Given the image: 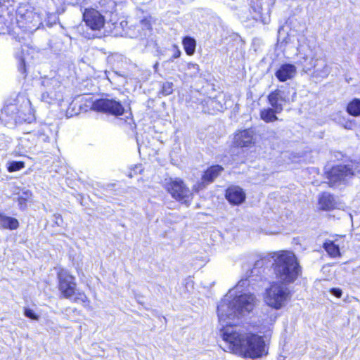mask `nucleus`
<instances>
[{"label": "nucleus", "mask_w": 360, "mask_h": 360, "mask_svg": "<svg viewBox=\"0 0 360 360\" xmlns=\"http://www.w3.org/2000/svg\"><path fill=\"white\" fill-rule=\"evenodd\" d=\"M271 268L278 281H273L266 289L264 299L272 309H280L290 300L292 291L286 287L295 282L302 276V267L295 253L281 250L274 252Z\"/></svg>", "instance_id": "obj_1"}, {"label": "nucleus", "mask_w": 360, "mask_h": 360, "mask_svg": "<svg viewBox=\"0 0 360 360\" xmlns=\"http://www.w3.org/2000/svg\"><path fill=\"white\" fill-rule=\"evenodd\" d=\"M221 337L228 352L243 359H257L268 354L264 337L252 331L240 332L223 327Z\"/></svg>", "instance_id": "obj_2"}, {"label": "nucleus", "mask_w": 360, "mask_h": 360, "mask_svg": "<svg viewBox=\"0 0 360 360\" xmlns=\"http://www.w3.org/2000/svg\"><path fill=\"white\" fill-rule=\"evenodd\" d=\"M57 288L60 297L71 300L74 303L86 305L89 302L84 291H77L76 278L68 269L60 267L56 272Z\"/></svg>", "instance_id": "obj_3"}, {"label": "nucleus", "mask_w": 360, "mask_h": 360, "mask_svg": "<svg viewBox=\"0 0 360 360\" xmlns=\"http://www.w3.org/2000/svg\"><path fill=\"white\" fill-rule=\"evenodd\" d=\"M164 188L172 198L181 204L189 205L193 199V192L181 178L169 179Z\"/></svg>", "instance_id": "obj_4"}, {"label": "nucleus", "mask_w": 360, "mask_h": 360, "mask_svg": "<svg viewBox=\"0 0 360 360\" xmlns=\"http://www.w3.org/2000/svg\"><path fill=\"white\" fill-rule=\"evenodd\" d=\"M91 109L96 112L120 117L125 112L124 107L120 101L110 98H98L95 100Z\"/></svg>", "instance_id": "obj_5"}, {"label": "nucleus", "mask_w": 360, "mask_h": 360, "mask_svg": "<svg viewBox=\"0 0 360 360\" xmlns=\"http://www.w3.org/2000/svg\"><path fill=\"white\" fill-rule=\"evenodd\" d=\"M82 21L93 32H101L105 28L106 20L103 13L93 7L84 8Z\"/></svg>", "instance_id": "obj_6"}, {"label": "nucleus", "mask_w": 360, "mask_h": 360, "mask_svg": "<svg viewBox=\"0 0 360 360\" xmlns=\"http://www.w3.org/2000/svg\"><path fill=\"white\" fill-rule=\"evenodd\" d=\"M354 175V172L350 166L342 164L333 166L327 172V178L330 186H333L341 181H345Z\"/></svg>", "instance_id": "obj_7"}, {"label": "nucleus", "mask_w": 360, "mask_h": 360, "mask_svg": "<svg viewBox=\"0 0 360 360\" xmlns=\"http://www.w3.org/2000/svg\"><path fill=\"white\" fill-rule=\"evenodd\" d=\"M254 136L252 129H238L233 134L232 145L236 148H252L255 145Z\"/></svg>", "instance_id": "obj_8"}, {"label": "nucleus", "mask_w": 360, "mask_h": 360, "mask_svg": "<svg viewBox=\"0 0 360 360\" xmlns=\"http://www.w3.org/2000/svg\"><path fill=\"white\" fill-rule=\"evenodd\" d=\"M224 197L231 205L238 206L245 201L246 193L240 186L231 185L225 189Z\"/></svg>", "instance_id": "obj_9"}, {"label": "nucleus", "mask_w": 360, "mask_h": 360, "mask_svg": "<svg viewBox=\"0 0 360 360\" xmlns=\"http://www.w3.org/2000/svg\"><path fill=\"white\" fill-rule=\"evenodd\" d=\"M256 297L253 293H244L235 298L236 305L239 311L250 312L256 304Z\"/></svg>", "instance_id": "obj_10"}, {"label": "nucleus", "mask_w": 360, "mask_h": 360, "mask_svg": "<svg viewBox=\"0 0 360 360\" xmlns=\"http://www.w3.org/2000/svg\"><path fill=\"white\" fill-rule=\"evenodd\" d=\"M319 210L321 211L330 212L337 207V201L333 194L323 191L318 196Z\"/></svg>", "instance_id": "obj_11"}, {"label": "nucleus", "mask_w": 360, "mask_h": 360, "mask_svg": "<svg viewBox=\"0 0 360 360\" xmlns=\"http://www.w3.org/2000/svg\"><path fill=\"white\" fill-rule=\"evenodd\" d=\"M297 72L296 67L290 63L282 64L275 72V76L281 82L292 79Z\"/></svg>", "instance_id": "obj_12"}, {"label": "nucleus", "mask_w": 360, "mask_h": 360, "mask_svg": "<svg viewBox=\"0 0 360 360\" xmlns=\"http://www.w3.org/2000/svg\"><path fill=\"white\" fill-rule=\"evenodd\" d=\"M224 171L223 166L220 165H212L205 169L201 175L202 179L209 184H212Z\"/></svg>", "instance_id": "obj_13"}, {"label": "nucleus", "mask_w": 360, "mask_h": 360, "mask_svg": "<svg viewBox=\"0 0 360 360\" xmlns=\"http://www.w3.org/2000/svg\"><path fill=\"white\" fill-rule=\"evenodd\" d=\"M267 102L271 107L276 108L279 110H283V103L285 102V98L282 96V91L276 89L271 91L267 96Z\"/></svg>", "instance_id": "obj_14"}, {"label": "nucleus", "mask_w": 360, "mask_h": 360, "mask_svg": "<svg viewBox=\"0 0 360 360\" xmlns=\"http://www.w3.org/2000/svg\"><path fill=\"white\" fill-rule=\"evenodd\" d=\"M282 111L274 108H265L260 110V118L266 123L273 122L278 120L276 114L281 113Z\"/></svg>", "instance_id": "obj_15"}, {"label": "nucleus", "mask_w": 360, "mask_h": 360, "mask_svg": "<svg viewBox=\"0 0 360 360\" xmlns=\"http://www.w3.org/2000/svg\"><path fill=\"white\" fill-rule=\"evenodd\" d=\"M231 303L229 300H221L217 306V312L220 321H225L231 315Z\"/></svg>", "instance_id": "obj_16"}, {"label": "nucleus", "mask_w": 360, "mask_h": 360, "mask_svg": "<svg viewBox=\"0 0 360 360\" xmlns=\"http://www.w3.org/2000/svg\"><path fill=\"white\" fill-rule=\"evenodd\" d=\"M181 44L187 56H191L194 55L196 49V40L190 36H184L182 38Z\"/></svg>", "instance_id": "obj_17"}, {"label": "nucleus", "mask_w": 360, "mask_h": 360, "mask_svg": "<svg viewBox=\"0 0 360 360\" xmlns=\"http://www.w3.org/2000/svg\"><path fill=\"white\" fill-rule=\"evenodd\" d=\"M323 248L331 258H337L341 257V252L338 245L334 241L326 240L322 245Z\"/></svg>", "instance_id": "obj_18"}, {"label": "nucleus", "mask_w": 360, "mask_h": 360, "mask_svg": "<svg viewBox=\"0 0 360 360\" xmlns=\"http://www.w3.org/2000/svg\"><path fill=\"white\" fill-rule=\"evenodd\" d=\"M346 112L351 116H360V99L354 98L349 101L346 106Z\"/></svg>", "instance_id": "obj_19"}, {"label": "nucleus", "mask_w": 360, "mask_h": 360, "mask_svg": "<svg viewBox=\"0 0 360 360\" xmlns=\"http://www.w3.org/2000/svg\"><path fill=\"white\" fill-rule=\"evenodd\" d=\"M33 193L30 190L23 191L22 195H19L17 198L19 208L21 210H25L27 207V203L32 200Z\"/></svg>", "instance_id": "obj_20"}, {"label": "nucleus", "mask_w": 360, "mask_h": 360, "mask_svg": "<svg viewBox=\"0 0 360 360\" xmlns=\"http://www.w3.org/2000/svg\"><path fill=\"white\" fill-rule=\"evenodd\" d=\"M1 222V227L5 229L15 230L20 226L19 221L16 218L6 216L4 214Z\"/></svg>", "instance_id": "obj_21"}, {"label": "nucleus", "mask_w": 360, "mask_h": 360, "mask_svg": "<svg viewBox=\"0 0 360 360\" xmlns=\"http://www.w3.org/2000/svg\"><path fill=\"white\" fill-rule=\"evenodd\" d=\"M25 163L24 161H11L7 163L6 169L10 173L20 171L25 168Z\"/></svg>", "instance_id": "obj_22"}, {"label": "nucleus", "mask_w": 360, "mask_h": 360, "mask_svg": "<svg viewBox=\"0 0 360 360\" xmlns=\"http://www.w3.org/2000/svg\"><path fill=\"white\" fill-rule=\"evenodd\" d=\"M174 84L171 82H165L162 84L160 93L165 96H169L173 93Z\"/></svg>", "instance_id": "obj_23"}, {"label": "nucleus", "mask_w": 360, "mask_h": 360, "mask_svg": "<svg viewBox=\"0 0 360 360\" xmlns=\"http://www.w3.org/2000/svg\"><path fill=\"white\" fill-rule=\"evenodd\" d=\"M18 71L26 77L28 75V70L26 65L25 60L23 58H20L18 66Z\"/></svg>", "instance_id": "obj_24"}, {"label": "nucleus", "mask_w": 360, "mask_h": 360, "mask_svg": "<svg viewBox=\"0 0 360 360\" xmlns=\"http://www.w3.org/2000/svg\"><path fill=\"white\" fill-rule=\"evenodd\" d=\"M172 55L171 56L169 60L173 61L181 57V51L177 44H174L172 45Z\"/></svg>", "instance_id": "obj_25"}, {"label": "nucleus", "mask_w": 360, "mask_h": 360, "mask_svg": "<svg viewBox=\"0 0 360 360\" xmlns=\"http://www.w3.org/2000/svg\"><path fill=\"white\" fill-rule=\"evenodd\" d=\"M56 92L53 93L52 91L51 92L46 91V92H44L41 95L42 100L49 103H51L53 101H55L56 98Z\"/></svg>", "instance_id": "obj_26"}, {"label": "nucleus", "mask_w": 360, "mask_h": 360, "mask_svg": "<svg viewBox=\"0 0 360 360\" xmlns=\"http://www.w3.org/2000/svg\"><path fill=\"white\" fill-rule=\"evenodd\" d=\"M210 185L207 181H205L203 179H200V181L197 182L193 186V191L198 193L199 191L203 190L207 186Z\"/></svg>", "instance_id": "obj_27"}, {"label": "nucleus", "mask_w": 360, "mask_h": 360, "mask_svg": "<svg viewBox=\"0 0 360 360\" xmlns=\"http://www.w3.org/2000/svg\"><path fill=\"white\" fill-rule=\"evenodd\" d=\"M24 315L32 320H38L39 317V315L36 314L32 309L29 308L24 309Z\"/></svg>", "instance_id": "obj_28"}, {"label": "nucleus", "mask_w": 360, "mask_h": 360, "mask_svg": "<svg viewBox=\"0 0 360 360\" xmlns=\"http://www.w3.org/2000/svg\"><path fill=\"white\" fill-rule=\"evenodd\" d=\"M141 24L148 30L152 29L150 18H144L141 20Z\"/></svg>", "instance_id": "obj_29"}, {"label": "nucleus", "mask_w": 360, "mask_h": 360, "mask_svg": "<svg viewBox=\"0 0 360 360\" xmlns=\"http://www.w3.org/2000/svg\"><path fill=\"white\" fill-rule=\"evenodd\" d=\"M187 69L193 70L196 73H198L200 71V66L198 64L189 62L186 64Z\"/></svg>", "instance_id": "obj_30"}, {"label": "nucleus", "mask_w": 360, "mask_h": 360, "mask_svg": "<svg viewBox=\"0 0 360 360\" xmlns=\"http://www.w3.org/2000/svg\"><path fill=\"white\" fill-rule=\"evenodd\" d=\"M330 292L338 298H340L342 295V291L340 288H332L330 289Z\"/></svg>", "instance_id": "obj_31"}, {"label": "nucleus", "mask_w": 360, "mask_h": 360, "mask_svg": "<svg viewBox=\"0 0 360 360\" xmlns=\"http://www.w3.org/2000/svg\"><path fill=\"white\" fill-rule=\"evenodd\" d=\"M22 121L25 122H28V123H30L32 122V120H34V115H32V117L31 118H29V119H25L24 117H22L21 118Z\"/></svg>", "instance_id": "obj_32"}, {"label": "nucleus", "mask_w": 360, "mask_h": 360, "mask_svg": "<svg viewBox=\"0 0 360 360\" xmlns=\"http://www.w3.org/2000/svg\"><path fill=\"white\" fill-rule=\"evenodd\" d=\"M3 217H4V214H2V213H1V212H0V221H1V220H2Z\"/></svg>", "instance_id": "obj_33"}, {"label": "nucleus", "mask_w": 360, "mask_h": 360, "mask_svg": "<svg viewBox=\"0 0 360 360\" xmlns=\"http://www.w3.org/2000/svg\"><path fill=\"white\" fill-rule=\"evenodd\" d=\"M20 97V96H19V95H18V96H17V99H18ZM21 98H24V96H21Z\"/></svg>", "instance_id": "obj_34"}, {"label": "nucleus", "mask_w": 360, "mask_h": 360, "mask_svg": "<svg viewBox=\"0 0 360 360\" xmlns=\"http://www.w3.org/2000/svg\"><path fill=\"white\" fill-rule=\"evenodd\" d=\"M26 100H27V103L30 104V101L27 98H26Z\"/></svg>", "instance_id": "obj_35"}]
</instances>
